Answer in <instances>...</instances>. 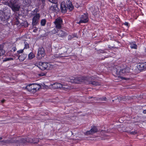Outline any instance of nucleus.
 Here are the masks:
<instances>
[{
  "label": "nucleus",
  "instance_id": "nucleus-1",
  "mask_svg": "<svg viewBox=\"0 0 146 146\" xmlns=\"http://www.w3.org/2000/svg\"><path fill=\"white\" fill-rule=\"evenodd\" d=\"M8 5L14 12L19 11L20 8V5L18 0L10 1Z\"/></svg>",
  "mask_w": 146,
  "mask_h": 146
},
{
  "label": "nucleus",
  "instance_id": "nucleus-2",
  "mask_svg": "<svg viewBox=\"0 0 146 146\" xmlns=\"http://www.w3.org/2000/svg\"><path fill=\"white\" fill-rule=\"evenodd\" d=\"M39 68L42 70H50L53 68V66L49 63L40 62L38 66Z\"/></svg>",
  "mask_w": 146,
  "mask_h": 146
},
{
  "label": "nucleus",
  "instance_id": "nucleus-3",
  "mask_svg": "<svg viewBox=\"0 0 146 146\" xmlns=\"http://www.w3.org/2000/svg\"><path fill=\"white\" fill-rule=\"evenodd\" d=\"M87 78L85 77H70V81L71 82L75 83H79L80 82H83L86 83H87L86 79Z\"/></svg>",
  "mask_w": 146,
  "mask_h": 146
},
{
  "label": "nucleus",
  "instance_id": "nucleus-4",
  "mask_svg": "<svg viewBox=\"0 0 146 146\" xmlns=\"http://www.w3.org/2000/svg\"><path fill=\"white\" fill-rule=\"evenodd\" d=\"M45 55L44 48L43 47L39 48L38 50L36 57L38 60L43 58Z\"/></svg>",
  "mask_w": 146,
  "mask_h": 146
},
{
  "label": "nucleus",
  "instance_id": "nucleus-5",
  "mask_svg": "<svg viewBox=\"0 0 146 146\" xmlns=\"http://www.w3.org/2000/svg\"><path fill=\"white\" fill-rule=\"evenodd\" d=\"M33 17L32 19V25L33 26L36 25L38 23L40 17L39 13L33 14Z\"/></svg>",
  "mask_w": 146,
  "mask_h": 146
},
{
  "label": "nucleus",
  "instance_id": "nucleus-6",
  "mask_svg": "<svg viewBox=\"0 0 146 146\" xmlns=\"http://www.w3.org/2000/svg\"><path fill=\"white\" fill-rule=\"evenodd\" d=\"M53 31L54 32V33H56V34L59 36L60 37H64L67 35V33L59 29H54L53 30Z\"/></svg>",
  "mask_w": 146,
  "mask_h": 146
},
{
  "label": "nucleus",
  "instance_id": "nucleus-7",
  "mask_svg": "<svg viewBox=\"0 0 146 146\" xmlns=\"http://www.w3.org/2000/svg\"><path fill=\"white\" fill-rule=\"evenodd\" d=\"M62 19L60 18H57L55 20L54 23L55 25V27L57 29H60L62 27Z\"/></svg>",
  "mask_w": 146,
  "mask_h": 146
},
{
  "label": "nucleus",
  "instance_id": "nucleus-8",
  "mask_svg": "<svg viewBox=\"0 0 146 146\" xmlns=\"http://www.w3.org/2000/svg\"><path fill=\"white\" fill-rule=\"evenodd\" d=\"M126 73L124 69L120 70L119 71L117 70L116 71V74L118 76V77L122 79L127 80L126 78L121 76L125 75Z\"/></svg>",
  "mask_w": 146,
  "mask_h": 146
},
{
  "label": "nucleus",
  "instance_id": "nucleus-9",
  "mask_svg": "<svg viewBox=\"0 0 146 146\" xmlns=\"http://www.w3.org/2000/svg\"><path fill=\"white\" fill-rule=\"evenodd\" d=\"M35 140H36V141H33V139L31 138H28L26 139H23L22 140L19 141V142L25 143L27 142L31 143H36L38 141V140L37 138H34Z\"/></svg>",
  "mask_w": 146,
  "mask_h": 146
},
{
  "label": "nucleus",
  "instance_id": "nucleus-10",
  "mask_svg": "<svg viewBox=\"0 0 146 146\" xmlns=\"http://www.w3.org/2000/svg\"><path fill=\"white\" fill-rule=\"evenodd\" d=\"M88 21V17L87 15L85 14L82 15L80 19V21L77 22L78 24L81 23H86Z\"/></svg>",
  "mask_w": 146,
  "mask_h": 146
},
{
  "label": "nucleus",
  "instance_id": "nucleus-11",
  "mask_svg": "<svg viewBox=\"0 0 146 146\" xmlns=\"http://www.w3.org/2000/svg\"><path fill=\"white\" fill-rule=\"evenodd\" d=\"M87 78L86 79V81L87 83H86V84H91L94 86H99L100 85V84L98 82L95 81H92L91 80H92V78L90 77H87Z\"/></svg>",
  "mask_w": 146,
  "mask_h": 146
},
{
  "label": "nucleus",
  "instance_id": "nucleus-12",
  "mask_svg": "<svg viewBox=\"0 0 146 146\" xmlns=\"http://www.w3.org/2000/svg\"><path fill=\"white\" fill-rule=\"evenodd\" d=\"M40 85L37 84H31L32 91L33 93H35L40 88Z\"/></svg>",
  "mask_w": 146,
  "mask_h": 146
},
{
  "label": "nucleus",
  "instance_id": "nucleus-13",
  "mask_svg": "<svg viewBox=\"0 0 146 146\" xmlns=\"http://www.w3.org/2000/svg\"><path fill=\"white\" fill-rule=\"evenodd\" d=\"M98 130L97 127L95 126H94L89 131H88L86 132V135H89L92 134L98 131Z\"/></svg>",
  "mask_w": 146,
  "mask_h": 146
},
{
  "label": "nucleus",
  "instance_id": "nucleus-14",
  "mask_svg": "<svg viewBox=\"0 0 146 146\" xmlns=\"http://www.w3.org/2000/svg\"><path fill=\"white\" fill-rule=\"evenodd\" d=\"M137 68L140 70H143L146 68V63L139 64L137 66Z\"/></svg>",
  "mask_w": 146,
  "mask_h": 146
},
{
  "label": "nucleus",
  "instance_id": "nucleus-15",
  "mask_svg": "<svg viewBox=\"0 0 146 146\" xmlns=\"http://www.w3.org/2000/svg\"><path fill=\"white\" fill-rule=\"evenodd\" d=\"M61 8L62 12L65 13L67 9L66 4L64 2H62L61 4Z\"/></svg>",
  "mask_w": 146,
  "mask_h": 146
},
{
  "label": "nucleus",
  "instance_id": "nucleus-16",
  "mask_svg": "<svg viewBox=\"0 0 146 146\" xmlns=\"http://www.w3.org/2000/svg\"><path fill=\"white\" fill-rule=\"evenodd\" d=\"M52 88L53 89L60 88L62 86V84L58 83H54L51 85Z\"/></svg>",
  "mask_w": 146,
  "mask_h": 146
},
{
  "label": "nucleus",
  "instance_id": "nucleus-17",
  "mask_svg": "<svg viewBox=\"0 0 146 146\" xmlns=\"http://www.w3.org/2000/svg\"><path fill=\"white\" fill-rule=\"evenodd\" d=\"M67 8L70 11L72 10L73 9V7L70 1H68L67 3Z\"/></svg>",
  "mask_w": 146,
  "mask_h": 146
},
{
  "label": "nucleus",
  "instance_id": "nucleus-18",
  "mask_svg": "<svg viewBox=\"0 0 146 146\" xmlns=\"http://www.w3.org/2000/svg\"><path fill=\"white\" fill-rule=\"evenodd\" d=\"M69 88V86L67 85L62 84V86L60 89L64 90H66L67 89H68Z\"/></svg>",
  "mask_w": 146,
  "mask_h": 146
},
{
  "label": "nucleus",
  "instance_id": "nucleus-19",
  "mask_svg": "<svg viewBox=\"0 0 146 146\" xmlns=\"http://www.w3.org/2000/svg\"><path fill=\"white\" fill-rule=\"evenodd\" d=\"M130 46L131 48L137 49V46L134 42H131L130 43Z\"/></svg>",
  "mask_w": 146,
  "mask_h": 146
},
{
  "label": "nucleus",
  "instance_id": "nucleus-20",
  "mask_svg": "<svg viewBox=\"0 0 146 146\" xmlns=\"http://www.w3.org/2000/svg\"><path fill=\"white\" fill-rule=\"evenodd\" d=\"M35 56V55L33 53L31 52L28 55V58L29 59L31 60L34 58Z\"/></svg>",
  "mask_w": 146,
  "mask_h": 146
},
{
  "label": "nucleus",
  "instance_id": "nucleus-21",
  "mask_svg": "<svg viewBox=\"0 0 146 146\" xmlns=\"http://www.w3.org/2000/svg\"><path fill=\"white\" fill-rule=\"evenodd\" d=\"M25 57L26 56L24 54H23L19 56V59L21 61H23L25 60Z\"/></svg>",
  "mask_w": 146,
  "mask_h": 146
},
{
  "label": "nucleus",
  "instance_id": "nucleus-22",
  "mask_svg": "<svg viewBox=\"0 0 146 146\" xmlns=\"http://www.w3.org/2000/svg\"><path fill=\"white\" fill-rule=\"evenodd\" d=\"M26 88L28 91L31 92L32 91V87H31V84L27 86L26 87Z\"/></svg>",
  "mask_w": 146,
  "mask_h": 146
},
{
  "label": "nucleus",
  "instance_id": "nucleus-23",
  "mask_svg": "<svg viewBox=\"0 0 146 146\" xmlns=\"http://www.w3.org/2000/svg\"><path fill=\"white\" fill-rule=\"evenodd\" d=\"M46 21L45 19H43L40 21V24L42 26H44L46 23Z\"/></svg>",
  "mask_w": 146,
  "mask_h": 146
},
{
  "label": "nucleus",
  "instance_id": "nucleus-24",
  "mask_svg": "<svg viewBox=\"0 0 146 146\" xmlns=\"http://www.w3.org/2000/svg\"><path fill=\"white\" fill-rule=\"evenodd\" d=\"M5 52V51L2 48L1 46H0V56L3 54Z\"/></svg>",
  "mask_w": 146,
  "mask_h": 146
},
{
  "label": "nucleus",
  "instance_id": "nucleus-25",
  "mask_svg": "<svg viewBox=\"0 0 146 146\" xmlns=\"http://www.w3.org/2000/svg\"><path fill=\"white\" fill-rule=\"evenodd\" d=\"M25 47L24 48L27 49L29 48V45L28 43L24 42Z\"/></svg>",
  "mask_w": 146,
  "mask_h": 146
},
{
  "label": "nucleus",
  "instance_id": "nucleus-26",
  "mask_svg": "<svg viewBox=\"0 0 146 146\" xmlns=\"http://www.w3.org/2000/svg\"><path fill=\"white\" fill-rule=\"evenodd\" d=\"M62 54H55L54 56L55 57L57 58H60L61 57L64 56H63L61 55Z\"/></svg>",
  "mask_w": 146,
  "mask_h": 146
},
{
  "label": "nucleus",
  "instance_id": "nucleus-27",
  "mask_svg": "<svg viewBox=\"0 0 146 146\" xmlns=\"http://www.w3.org/2000/svg\"><path fill=\"white\" fill-rule=\"evenodd\" d=\"M125 70V72L126 73L129 72L130 71L131 69L128 67H127L125 68L124 69Z\"/></svg>",
  "mask_w": 146,
  "mask_h": 146
},
{
  "label": "nucleus",
  "instance_id": "nucleus-28",
  "mask_svg": "<svg viewBox=\"0 0 146 146\" xmlns=\"http://www.w3.org/2000/svg\"><path fill=\"white\" fill-rule=\"evenodd\" d=\"M25 2L26 5L29 4L31 3V0H25Z\"/></svg>",
  "mask_w": 146,
  "mask_h": 146
},
{
  "label": "nucleus",
  "instance_id": "nucleus-29",
  "mask_svg": "<svg viewBox=\"0 0 146 146\" xmlns=\"http://www.w3.org/2000/svg\"><path fill=\"white\" fill-rule=\"evenodd\" d=\"M50 2L54 4H56L57 2V0H49Z\"/></svg>",
  "mask_w": 146,
  "mask_h": 146
},
{
  "label": "nucleus",
  "instance_id": "nucleus-30",
  "mask_svg": "<svg viewBox=\"0 0 146 146\" xmlns=\"http://www.w3.org/2000/svg\"><path fill=\"white\" fill-rule=\"evenodd\" d=\"M137 132L136 131H132L130 132V134L132 135H135L137 133Z\"/></svg>",
  "mask_w": 146,
  "mask_h": 146
},
{
  "label": "nucleus",
  "instance_id": "nucleus-31",
  "mask_svg": "<svg viewBox=\"0 0 146 146\" xmlns=\"http://www.w3.org/2000/svg\"><path fill=\"white\" fill-rule=\"evenodd\" d=\"M101 100L102 101H106V97H103L101 99Z\"/></svg>",
  "mask_w": 146,
  "mask_h": 146
},
{
  "label": "nucleus",
  "instance_id": "nucleus-32",
  "mask_svg": "<svg viewBox=\"0 0 146 146\" xmlns=\"http://www.w3.org/2000/svg\"><path fill=\"white\" fill-rule=\"evenodd\" d=\"M13 60V59L11 58H7L5 59V61H8L9 60Z\"/></svg>",
  "mask_w": 146,
  "mask_h": 146
},
{
  "label": "nucleus",
  "instance_id": "nucleus-33",
  "mask_svg": "<svg viewBox=\"0 0 146 146\" xmlns=\"http://www.w3.org/2000/svg\"><path fill=\"white\" fill-rule=\"evenodd\" d=\"M23 50H19L18 52L19 53H22L23 52Z\"/></svg>",
  "mask_w": 146,
  "mask_h": 146
},
{
  "label": "nucleus",
  "instance_id": "nucleus-34",
  "mask_svg": "<svg viewBox=\"0 0 146 146\" xmlns=\"http://www.w3.org/2000/svg\"><path fill=\"white\" fill-rule=\"evenodd\" d=\"M38 11V9H35L34 11V14H36L35 13H37Z\"/></svg>",
  "mask_w": 146,
  "mask_h": 146
},
{
  "label": "nucleus",
  "instance_id": "nucleus-35",
  "mask_svg": "<svg viewBox=\"0 0 146 146\" xmlns=\"http://www.w3.org/2000/svg\"><path fill=\"white\" fill-rule=\"evenodd\" d=\"M124 24L127 26H128V23L127 22H125V23H124Z\"/></svg>",
  "mask_w": 146,
  "mask_h": 146
},
{
  "label": "nucleus",
  "instance_id": "nucleus-36",
  "mask_svg": "<svg viewBox=\"0 0 146 146\" xmlns=\"http://www.w3.org/2000/svg\"><path fill=\"white\" fill-rule=\"evenodd\" d=\"M45 74H44L43 73H41L40 75V76H44L45 75Z\"/></svg>",
  "mask_w": 146,
  "mask_h": 146
},
{
  "label": "nucleus",
  "instance_id": "nucleus-37",
  "mask_svg": "<svg viewBox=\"0 0 146 146\" xmlns=\"http://www.w3.org/2000/svg\"><path fill=\"white\" fill-rule=\"evenodd\" d=\"M143 113H145V114L146 113V110H144L143 111Z\"/></svg>",
  "mask_w": 146,
  "mask_h": 146
},
{
  "label": "nucleus",
  "instance_id": "nucleus-38",
  "mask_svg": "<svg viewBox=\"0 0 146 146\" xmlns=\"http://www.w3.org/2000/svg\"><path fill=\"white\" fill-rule=\"evenodd\" d=\"M72 38V37L71 36L69 35L68 36V39H71Z\"/></svg>",
  "mask_w": 146,
  "mask_h": 146
},
{
  "label": "nucleus",
  "instance_id": "nucleus-39",
  "mask_svg": "<svg viewBox=\"0 0 146 146\" xmlns=\"http://www.w3.org/2000/svg\"><path fill=\"white\" fill-rule=\"evenodd\" d=\"M54 6L53 7H52L51 8V9L53 11H54Z\"/></svg>",
  "mask_w": 146,
  "mask_h": 146
},
{
  "label": "nucleus",
  "instance_id": "nucleus-40",
  "mask_svg": "<svg viewBox=\"0 0 146 146\" xmlns=\"http://www.w3.org/2000/svg\"><path fill=\"white\" fill-rule=\"evenodd\" d=\"M3 142H4L3 144L7 143V141H3Z\"/></svg>",
  "mask_w": 146,
  "mask_h": 146
},
{
  "label": "nucleus",
  "instance_id": "nucleus-41",
  "mask_svg": "<svg viewBox=\"0 0 146 146\" xmlns=\"http://www.w3.org/2000/svg\"><path fill=\"white\" fill-rule=\"evenodd\" d=\"M33 139V141H36V140H35V139H34H34Z\"/></svg>",
  "mask_w": 146,
  "mask_h": 146
},
{
  "label": "nucleus",
  "instance_id": "nucleus-42",
  "mask_svg": "<svg viewBox=\"0 0 146 146\" xmlns=\"http://www.w3.org/2000/svg\"><path fill=\"white\" fill-rule=\"evenodd\" d=\"M4 100H3L2 101V102H4Z\"/></svg>",
  "mask_w": 146,
  "mask_h": 146
},
{
  "label": "nucleus",
  "instance_id": "nucleus-43",
  "mask_svg": "<svg viewBox=\"0 0 146 146\" xmlns=\"http://www.w3.org/2000/svg\"><path fill=\"white\" fill-rule=\"evenodd\" d=\"M107 139L108 138H104V139Z\"/></svg>",
  "mask_w": 146,
  "mask_h": 146
},
{
  "label": "nucleus",
  "instance_id": "nucleus-44",
  "mask_svg": "<svg viewBox=\"0 0 146 146\" xmlns=\"http://www.w3.org/2000/svg\"><path fill=\"white\" fill-rule=\"evenodd\" d=\"M56 9H57V7H56V8H55V10H56Z\"/></svg>",
  "mask_w": 146,
  "mask_h": 146
},
{
  "label": "nucleus",
  "instance_id": "nucleus-45",
  "mask_svg": "<svg viewBox=\"0 0 146 146\" xmlns=\"http://www.w3.org/2000/svg\"><path fill=\"white\" fill-rule=\"evenodd\" d=\"M2 139L1 137H0V140H1Z\"/></svg>",
  "mask_w": 146,
  "mask_h": 146
}]
</instances>
